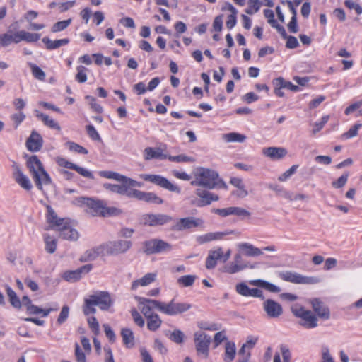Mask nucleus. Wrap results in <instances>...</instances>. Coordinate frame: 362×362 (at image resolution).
I'll return each instance as SVG.
<instances>
[{"label":"nucleus","mask_w":362,"mask_h":362,"mask_svg":"<svg viewBox=\"0 0 362 362\" xmlns=\"http://www.w3.org/2000/svg\"><path fill=\"white\" fill-rule=\"evenodd\" d=\"M98 174L100 177L112 179L117 180L118 182H122L123 178H124V175H122L118 173L110 171V170H102L99 171Z\"/></svg>","instance_id":"42"},{"label":"nucleus","mask_w":362,"mask_h":362,"mask_svg":"<svg viewBox=\"0 0 362 362\" xmlns=\"http://www.w3.org/2000/svg\"><path fill=\"white\" fill-rule=\"evenodd\" d=\"M114 299L106 291H95L84 298L82 310L85 315H94L98 306L103 311L109 310L114 305Z\"/></svg>","instance_id":"2"},{"label":"nucleus","mask_w":362,"mask_h":362,"mask_svg":"<svg viewBox=\"0 0 362 362\" xmlns=\"http://www.w3.org/2000/svg\"><path fill=\"white\" fill-rule=\"evenodd\" d=\"M279 276L283 281L296 284H315L319 282L317 277L303 276L290 271L280 272Z\"/></svg>","instance_id":"8"},{"label":"nucleus","mask_w":362,"mask_h":362,"mask_svg":"<svg viewBox=\"0 0 362 362\" xmlns=\"http://www.w3.org/2000/svg\"><path fill=\"white\" fill-rule=\"evenodd\" d=\"M172 220V218L163 214H146L141 217V223L148 226H163Z\"/></svg>","instance_id":"11"},{"label":"nucleus","mask_w":362,"mask_h":362,"mask_svg":"<svg viewBox=\"0 0 362 362\" xmlns=\"http://www.w3.org/2000/svg\"><path fill=\"white\" fill-rule=\"evenodd\" d=\"M93 268L91 264H86L81 267L71 271H67L63 274L64 280L69 282H75L81 279L83 274L88 273Z\"/></svg>","instance_id":"16"},{"label":"nucleus","mask_w":362,"mask_h":362,"mask_svg":"<svg viewBox=\"0 0 362 362\" xmlns=\"http://www.w3.org/2000/svg\"><path fill=\"white\" fill-rule=\"evenodd\" d=\"M77 74L76 75V80L78 83H85L87 81L86 72L88 69L85 66L80 65L76 67Z\"/></svg>","instance_id":"50"},{"label":"nucleus","mask_w":362,"mask_h":362,"mask_svg":"<svg viewBox=\"0 0 362 362\" xmlns=\"http://www.w3.org/2000/svg\"><path fill=\"white\" fill-rule=\"evenodd\" d=\"M72 20L69 18L67 20L58 21L53 24L51 28V31L52 33H58L62 30H64L71 23Z\"/></svg>","instance_id":"47"},{"label":"nucleus","mask_w":362,"mask_h":362,"mask_svg":"<svg viewBox=\"0 0 362 362\" xmlns=\"http://www.w3.org/2000/svg\"><path fill=\"white\" fill-rule=\"evenodd\" d=\"M184 334L180 330H174L170 336V339L177 344H180L183 341Z\"/></svg>","instance_id":"63"},{"label":"nucleus","mask_w":362,"mask_h":362,"mask_svg":"<svg viewBox=\"0 0 362 362\" xmlns=\"http://www.w3.org/2000/svg\"><path fill=\"white\" fill-rule=\"evenodd\" d=\"M250 287L244 282L239 283L235 286L237 293L241 296L247 297Z\"/></svg>","instance_id":"61"},{"label":"nucleus","mask_w":362,"mask_h":362,"mask_svg":"<svg viewBox=\"0 0 362 362\" xmlns=\"http://www.w3.org/2000/svg\"><path fill=\"white\" fill-rule=\"evenodd\" d=\"M291 312L295 317L300 320V325L306 329H313L318 325L317 317L310 310L296 304L291 307Z\"/></svg>","instance_id":"5"},{"label":"nucleus","mask_w":362,"mask_h":362,"mask_svg":"<svg viewBox=\"0 0 362 362\" xmlns=\"http://www.w3.org/2000/svg\"><path fill=\"white\" fill-rule=\"evenodd\" d=\"M156 277L157 274L155 272L147 273L143 277L132 281L131 288L132 290L135 291L139 286H147L154 282Z\"/></svg>","instance_id":"26"},{"label":"nucleus","mask_w":362,"mask_h":362,"mask_svg":"<svg viewBox=\"0 0 362 362\" xmlns=\"http://www.w3.org/2000/svg\"><path fill=\"white\" fill-rule=\"evenodd\" d=\"M38 189L42 190L43 185H47L52 182V180L47 171L43 168L37 173L32 176Z\"/></svg>","instance_id":"28"},{"label":"nucleus","mask_w":362,"mask_h":362,"mask_svg":"<svg viewBox=\"0 0 362 362\" xmlns=\"http://www.w3.org/2000/svg\"><path fill=\"white\" fill-rule=\"evenodd\" d=\"M42 41L46 45V48L49 50L56 49L60 47L68 45L69 42V40L68 38L51 40L47 37H43Z\"/></svg>","instance_id":"33"},{"label":"nucleus","mask_w":362,"mask_h":362,"mask_svg":"<svg viewBox=\"0 0 362 362\" xmlns=\"http://www.w3.org/2000/svg\"><path fill=\"white\" fill-rule=\"evenodd\" d=\"M75 356L76 362H86L85 353L81 350L78 343L75 344Z\"/></svg>","instance_id":"60"},{"label":"nucleus","mask_w":362,"mask_h":362,"mask_svg":"<svg viewBox=\"0 0 362 362\" xmlns=\"http://www.w3.org/2000/svg\"><path fill=\"white\" fill-rule=\"evenodd\" d=\"M47 221L52 223L55 230L59 232V236L68 240H76L78 238V231L71 228L67 219L59 218L54 211L48 209Z\"/></svg>","instance_id":"3"},{"label":"nucleus","mask_w":362,"mask_h":362,"mask_svg":"<svg viewBox=\"0 0 362 362\" xmlns=\"http://www.w3.org/2000/svg\"><path fill=\"white\" fill-rule=\"evenodd\" d=\"M6 290L11 305L17 308H21V302L16 292L8 285L6 286Z\"/></svg>","instance_id":"41"},{"label":"nucleus","mask_w":362,"mask_h":362,"mask_svg":"<svg viewBox=\"0 0 362 362\" xmlns=\"http://www.w3.org/2000/svg\"><path fill=\"white\" fill-rule=\"evenodd\" d=\"M248 284L258 288H264L272 293H279L281 291L278 286L262 279L250 280Z\"/></svg>","instance_id":"31"},{"label":"nucleus","mask_w":362,"mask_h":362,"mask_svg":"<svg viewBox=\"0 0 362 362\" xmlns=\"http://www.w3.org/2000/svg\"><path fill=\"white\" fill-rule=\"evenodd\" d=\"M260 7L261 3L259 0H249L245 12L247 14L252 15L257 13L259 10Z\"/></svg>","instance_id":"48"},{"label":"nucleus","mask_w":362,"mask_h":362,"mask_svg":"<svg viewBox=\"0 0 362 362\" xmlns=\"http://www.w3.org/2000/svg\"><path fill=\"white\" fill-rule=\"evenodd\" d=\"M168 155L163 153V149L161 147L158 148H152L148 147L146 148L144 151V158L146 160H149L151 159H167Z\"/></svg>","instance_id":"25"},{"label":"nucleus","mask_w":362,"mask_h":362,"mask_svg":"<svg viewBox=\"0 0 362 362\" xmlns=\"http://www.w3.org/2000/svg\"><path fill=\"white\" fill-rule=\"evenodd\" d=\"M72 203L77 206L87 207L88 212L93 216H116L122 214V210L117 207L107 206L106 202L103 200L79 197L75 198Z\"/></svg>","instance_id":"1"},{"label":"nucleus","mask_w":362,"mask_h":362,"mask_svg":"<svg viewBox=\"0 0 362 362\" xmlns=\"http://www.w3.org/2000/svg\"><path fill=\"white\" fill-rule=\"evenodd\" d=\"M132 242L126 240L109 241L103 244L105 255H118L125 253L132 247Z\"/></svg>","instance_id":"7"},{"label":"nucleus","mask_w":362,"mask_h":362,"mask_svg":"<svg viewBox=\"0 0 362 362\" xmlns=\"http://www.w3.org/2000/svg\"><path fill=\"white\" fill-rule=\"evenodd\" d=\"M86 98L88 100L91 108L96 112L101 113L103 112V107L99 105L96 99L92 96L88 95Z\"/></svg>","instance_id":"62"},{"label":"nucleus","mask_w":362,"mask_h":362,"mask_svg":"<svg viewBox=\"0 0 362 362\" xmlns=\"http://www.w3.org/2000/svg\"><path fill=\"white\" fill-rule=\"evenodd\" d=\"M88 324L91 329V331L94 333L95 335H98L100 333V326L99 323L95 317L92 316L88 318Z\"/></svg>","instance_id":"54"},{"label":"nucleus","mask_w":362,"mask_h":362,"mask_svg":"<svg viewBox=\"0 0 362 362\" xmlns=\"http://www.w3.org/2000/svg\"><path fill=\"white\" fill-rule=\"evenodd\" d=\"M194 341L197 352L207 356L211 337L203 332H197L194 334Z\"/></svg>","instance_id":"15"},{"label":"nucleus","mask_w":362,"mask_h":362,"mask_svg":"<svg viewBox=\"0 0 362 362\" xmlns=\"http://www.w3.org/2000/svg\"><path fill=\"white\" fill-rule=\"evenodd\" d=\"M349 178V173H344L339 177L337 180L332 182V185L335 189L343 187L347 182Z\"/></svg>","instance_id":"53"},{"label":"nucleus","mask_w":362,"mask_h":362,"mask_svg":"<svg viewBox=\"0 0 362 362\" xmlns=\"http://www.w3.org/2000/svg\"><path fill=\"white\" fill-rule=\"evenodd\" d=\"M36 117L41 119L45 125L49 127L51 129L60 130V126L59 124L53 119L50 118L48 115L36 112Z\"/></svg>","instance_id":"37"},{"label":"nucleus","mask_w":362,"mask_h":362,"mask_svg":"<svg viewBox=\"0 0 362 362\" xmlns=\"http://www.w3.org/2000/svg\"><path fill=\"white\" fill-rule=\"evenodd\" d=\"M139 303L140 310L146 317L155 314L152 310L153 308L160 311V301L159 300L140 297Z\"/></svg>","instance_id":"14"},{"label":"nucleus","mask_w":362,"mask_h":362,"mask_svg":"<svg viewBox=\"0 0 362 362\" xmlns=\"http://www.w3.org/2000/svg\"><path fill=\"white\" fill-rule=\"evenodd\" d=\"M362 127L361 123H356L353 125L347 132L342 134L341 137L344 139H349L358 135L359 129Z\"/></svg>","instance_id":"46"},{"label":"nucleus","mask_w":362,"mask_h":362,"mask_svg":"<svg viewBox=\"0 0 362 362\" xmlns=\"http://www.w3.org/2000/svg\"><path fill=\"white\" fill-rule=\"evenodd\" d=\"M194 180L191 182L194 186H202L209 189H213L218 184V175L212 170L197 168L194 172Z\"/></svg>","instance_id":"4"},{"label":"nucleus","mask_w":362,"mask_h":362,"mask_svg":"<svg viewBox=\"0 0 362 362\" xmlns=\"http://www.w3.org/2000/svg\"><path fill=\"white\" fill-rule=\"evenodd\" d=\"M121 335L123 343L127 348H131L134 346V335L131 329L128 328L122 329Z\"/></svg>","instance_id":"40"},{"label":"nucleus","mask_w":362,"mask_h":362,"mask_svg":"<svg viewBox=\"0 0 362 362\" xmlns=\"http://www.w3.org/2000/svg\"><path fill=\"white\" fill-rule=\"evenodd\" d=\"M69 308L67 305H64L57 318V322L59 325L63 324L69 317Z\"/></svg>","instance_id":"59"},{"label":"nucleus","mask_w":362,"mask_h":362,"mask_svg":"<svg viewBox=\"0 0 362 362\" xmlns=\"http://www.w3.org/2000/svg\"><path fill=\"white\" fill-rule=\"evenodd\" d=\"M104 187L112 192H115L121 195H126L128 197H134L132 194L134 189L127 188L125 182H122V185L105 184L104 185Z\"/></svg>","instance_id":"27"},{"label":"nucleus","mask_w":362,"mask_h":362,"mask_svg":"<svg viewBox=\"0 0 362 362\" xmlns=\"http://www.w3.org/2000/svg\"><path fill=\"white\" fill-rule=\"evenodd\" d=\"M246 136L237 132L228 133V142L243 143L245 141Z\"/></svg>","instance_id":"55"},{"label":"nucleus","mask_w":362,"mask_h":362,"mask_svg":"<svg viewBox=\"0 0 362 362\" xmlns=\"http://www.w3.org/2000/svg\"><path fill=\"white\" fill-rule=\"evenodd\" d=\"M58 310V307L54 308L42 309L37 305L31 304L27 307V311L31 315L42 314V316L47 317L52 311H56Z\"/></svg>","instance_id":"36"},{"label":"nucleus","mask_w":362,"mask_h":362,"mask_svg":"<svg viewBox=\"0 0 362 362\" xmlns=\"http://www.w3.org/2000/svg\"><path fill=\"white\" fill-rule=\"evenodd\" d=\"M45 250L49 253H54L57 248V240L47 234L44 235Z\"/></svg>","instance_id":"43"},{"label":"nucleus","mask_w":362,"mask_h":362,"mask_svg":"<svg viewBox=\"0 0 362 362\" xmlns=\"http://www.w3.org/2000/svg\"><path fill=\"white\" fill-rule=\"evenodd\" d=\"M228 216H235L239 219L250 216V213L240 207H228Z\"/></svg>","instance_id":"39"},{"label":"nucleus","mask_w":362,"mask_h":362,"mask_svg":"<svg viewBox=\"0 0 362 362\" xmlns=\"http://www.w3.org/2000/svg\"><path fill=\"white\" fill-rule=\"evenodd\" d=\"M280 350L283 357V362H291V354L288 347L286 345L282 344L280 346Z\"/></svg>","instance_id":"64"},{"label":"nucleus","mask_w":362,"mask_h":362,"mask_svg":"<svg viewBox=\"0 0 362 362\" xmlns=\"http://www.w3.org/2000/svg\"><path fill=\"white\" fill-rule=\"evenodd\" d=\"M310 303L317 319L327 320L330 318V310L329 307L319 298H313Z\"/></svg>","instance_id":"13"},{"label":"nucleus","mask_w":362,"mask_h":362,"mask_svg":"<svg viewBox=\"0 0 362 362\" xmlns=\"http://www.w3.org/2000/svg\"><path fill=\"white\" fill-rule=\"evenodd\" d=\"M147 319V327L151 331H156L162 324V320L158 314H153L146 317Z\"/></svg>","instance_id":"38"},{"label":"nucleus","mask_w":362,"mask_h":362,"mask_svg":"<svg viewBox=\"0 0 362 362\" xmlns=\"http://www.w3.org/2000/svg\"><path fill=\"white\" fill-rule=\"evenodd\" d=\"M167 159H168L170 161L176 163H189L194 161V159L192 157L185 156L184 154H180L178 156L168 155Z\"/></svg>","instance_id":"51"},{"label":"nucleus","mask_w":362,"mask_h":362,"mask_svg":"<svg viewBox=\"0 0 362 362\" xmlns=\"http://www.w3.org/2000/svg\"><path fill=\"white\" fill-rule=\"evenodd\" d=\"M258 338L252 336L247 337L246 342L243 344L238 351V356H245L247 352L252 349L256 343L257 342Z\"/></svg>","instance_id":"35"},{"label":"nucleus","mask_w":362,"mask_h":362,"mask_svg":"<svg viewBox=\"0 0 362 362\" xmlns=\"http://www.w3.org/2000/svg\"><path fill=\"white\" fill-rule=\"evenodd\" d=\"M287 153V150L282 147H268L262 149V153L273 160L284 158Z\"/></svg>","instance_id":"22"},{"label":"nucleus","mask_w":362,"mask_h":362,"mask_svg":"<svg viewBox=\"0 0 362 362\" xmlns=\"http://www.w3.org/2000/svg\"><path fill=\"white\" fill-rule=\"evenodd\" d=\"M12 177L15 182L23 189L30 191L33 188V185L29 177L23 173L19 165L13 163L12 165Z\"/></svg>","instance_id":"12"},{"label":"nucleus","mask_w":362,"mask_h":362,"mask_svg":"<svg viewBox=\"0 0 362 362\" xmlns=\"http://www.w3.org/2000/svg\"><path fill=\"white\" fill-rule=\"evenodd\" d=\"M140 177L170 192L181 193V189L177 185L172 183L167 178L160 175L141 174Z\"/></svg>","instance_id":"6"},{"label":"nucleus","mask_w":362,"mask_h":362,"mask_svg":"<svg viewBox=\"0 0 362 362\" xmlns=\"http://www.w3.org/2000/svg\"><path fill=\"white\" fill-rule=\"evenodd\" d=\"M298 168V165H292L288 170H287L286 172H284L283 174H281L278 180L280 182H284L286 181L288 177H290L293 174H294Z\"/></svg>","instance_id":"58"},{"label":"nucleus","mask_w":362,"mask_h":362,"mask_svg":"<svg viewBox=\"0 0 362 362\" xmlns=\"http://www.w3.org/2000/svg\"><path fill=\"white\" fill-rule=\"evenodd\" d=\"M196 194L200 198L197 202H193L197 206L202 207L210 204L213 201H217L218 197L209 191L197 189Z\"/></svg>","instance_id":"19"},{"label":"nucleus","mask_w":362,"mask_h":362,"mask_svg":"<svg viewBox=\"0 0 362 362\" xmlns=\"http://www.w3.org/2000/svg\"><path fill=\"white\" fill-rule=\"evenodd\" d=\"M192 305L187 303H177L173 299L168 303L160 301V312L167 315H177L191 308Z\"/></svg>","instance_id":"9"},{"label":"nucleus","mask_w":362,"mask_h":362,"mask_svg":"<svg viewBox=\"0 0 362 362\" xmlns=\"http://www.w3.org/2000/svg\"><path fill=\"white\" fill-rule=\"evenodd\" d=\"M203 220L201 218H196L194 217H187L180 218L173 226L175 230H183L189 229L194 227L200 226L203 224Z\"/></svg>","instance_id":"17"},{"label":"nucleus","mask_w":362,"mask_h":362,"mask_svg":"<svg viewBox=\"0 0 362 362\" xmlns=\"http://www.w3.org/2000/svg\"><path fill=\"white\" fill-rule=\"evenodd\" d=\"M66 146L69 148V151H74L76 153H81V154H88V151L86 148L83 147L82 146L74 143L73 141H68L66 143Z\"/></svg>","instance_id":"49"},{"label":"nucleus","mask_w":362,"mask_h":362,"mask_svg":"<svg viewBox=\"0 0 362 362\" xmlns=\"http://www.w3.org/2000/svg\"><path fill=\"white\" fill-rule=\"evenodd\" d=\"M197 276L195 275H185L177 279V284L184 287H189L194 284Z\"/></svg>","instance_id":"45"},{"label":"nucleus","mask_w":362,"mask_h":362,"mask_svg":"<svg viewBox=\"0 0 362 362\" xmlns=\"http://www.w3.org/2000/svg\"><path fill=\"white\" fill-rule=\"evenodd\" d=\"M230 182L231 185L236 187L235 190L231 192L232 195L238 198H245L247 196L248 192L245 189L242 179L233 177L230 178Z\"/></svg>","instance_id":"24"},{"label":"nucleus","mask_w":362,"mask_h":362,"mask_svg":"<svg viewBox=\"0 0 362 362\" xmlns=\"http://www.w3.org/2000/svg\"><path fill=\"white\" fill-rule=\"evenodd\" d=\"M131 314L133 317L134 322L139 327H142L144 326L145 321L140 313L135 309L131 310Z\"/></svg>","instance_id":"57"},{"label":"nucleus","mask_w":362,"mask_h":362,"mask_svg":"<svg viewBox=\"0 0 362 362\" xmlns=\"http://www.w3.org/2000/svg\"><path fill=\"white\" fill-rule=\"evenodd\" d=\"M23 41L27 42H35L40 38V34L29 33L23 30Z\"/></svg>","instance_id":"52"},{"label":"nucleus","mask_w":362,"mask_h":362,"mask_svg":"<svg viewBox=\"0 0 362 362\" xmlns=\"http://www.w3.org/2000/svg\"><path fill=\"white\" fill-rule=\"evenodd\" d=\"M29 67L31 69V72L33 76L40 80V81H44L45 78V73L36 64L28 62V63Z\"/></svg>","instance_id":"44"},{"label":"nucleus","mask_w":362,"mask_h":362,"mask_svg":"<svg viewBox=\"0 0 362 362\" xmlns=\"http://www.w3.org/2000/svg\"><path fill=\"white\" fill-rule=\"evenodd\" d=\"M223 257V250L221 248L211 250L209 252L206 259V267L211 269L216 267L218 260Z\"/></svg>","instance_id":"23"},{"label":"nucleus","mask_w":362,"mask_h":362,"mask_svg":"<svg viewBox=\"0 0 362 362\" xmlns=\"http://www.w3.org/2000/svg\"><path fill=\"white\" fill-rule=\"evenodd\" d=\"M263 308L269 317L276 318L283 313L281 305L272 299L266 300L263 303Z\"/></svg>","instance_id":"18"},{"label":"nucleus","mask_w":362,"mask_h":362,"mask_svg":"<svg viewBox=\"0 0 362 362\" xmlns=\"http://www.w3.org/2000/svg\"><path fill=\"white\" fill-rule=\"evenodd\" d=\"M27 167L32 176L42 170L44 167L42 163L35 155L30 156L27 160Z\"/></svg>","instance_id":"32"},{"label":"nucleus","mask_w":362,"mask_h":362,"mask_svg":"<svg viewBox=\"0 0 362 362\" xmlns=\"http://www.w3.org/2000/svg\"><path fill=\"white\" fill-rule=\"evenodd\" d=\"M238 247L242 254L248 257H257L263 253L260 249L247 243L238 244Z\"/></svg>","instance_id":"30"},{"label":"nucleus","mask_w":362,"mask_h":362,"mask_svg":"<svg viewBox=\"0 0 362 362\" xmlns=\"http://www.w3.org/2000/svg\"><path fill=\"white\" fill-rule=\"evenodd\" d=\"M172 245L160 239H151L144 243V250L146 254H156L169 252Z\"/></svg>","instance_id":"10"},{"label":"nucleus","mask_w":362,"mask_h":362,"mask_svg":"<svg viewBox=\"0 0 362 362\" xmlns=\"http://www.w3.org/2000/svg\"><path fill=\"white\" fill-rule=\"evenodd\" d=\"M74 170H76L78 174H80L81 176H83L84 177H86V178H88L90 180L94 179V175L92 173V172L85 168L80 167V166L76 165Z\"/></svg>","instance_id":"56"},{"label":"nucleus","mask_w":362,"mask_h":362,"mask_svg":"<svg viewBox=\"0 0 362 362\" xmlns=\"http://www.w3.org/2000/svg\"><path fill=\"white\" fill-rule=\"evenodd\" d=\"M226 235L224 232L208 233L196 237V241L198 244L202 245L214 240H221Z\"/></svg>","instance_id":"29"},{"label":"nucleus","mask_w":362,"mask_h":362,"mask_svg":"<svg viewBox=\"0 0 362 362\" xmlns=\"http://www.w3.org/2000/svg\"><path fill=\"white\" fill-rule=\"evenodd\" d=\"M100 255H105L103 244L98 247L87 250L83 257V261H93Z\"/></svg>","instance_id":"34"},{"label":"nucleus","mask_w":362,"mask_h":362,"mask_svg":"<svg viewBox=\"0 0 362 362\" xmlns=\"http://www.w3.org/2000/svg\"><path fill=\"white\" fill-rule=\"evenodd\" d=\"M43 144V139L41 135L35 131H33L27 139L26 147L32 152L39 151Z\"/></svg>","instance_id":"21"},{"label":"nucleus","mask_w":362,"mask_h":362,"mask_svg":"<svg viewBox=\"0 0 362 362\" xmlns=\"http://www.w3.org/2000/svg\"><path fill=\"white\" fill-rule=\"evenodd\" d=\"M136 199L143 200L148 203L160 204L163 200L153 192H145L138 189H134L132 194Z\"/></svg>","instance_id":"20"}]
</instances>
